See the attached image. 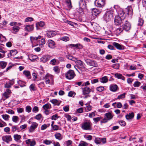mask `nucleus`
Returning a JSON list of instances; mask_svg holds the SVG:
<instances>
[{"mask_svg":"<svg viewBox=\"0 0 146 146\" xmlns=\"http://www.w3.org/2000/svg\"><path fill=\"white\" fill-rule=\"evenodd\" d=\"M117 12L118 15L117 16L120 17L125 19L126 16V13H127V15L130 16H131L133 15V10L132 7L131 6H128L126 8L125 11L123 9L121 8L118 5H115L114 6Z\"/></svg>","mask_w":146,"mask_h":146,"instance_id":"1","label":"nucleus"},{"mask_svg":"<svg viewBox=\"0 0 146 146\" xmlns=\"http://www.w3.org/2000/svg\"><path fill=\"white\" fill-rule=\"evenodd\" d=\"M113 11L112 10H110L106 11L103 16V19L106 22L110 21L113 19Z\"/></svg>","mask_w":146,"mask_h":146,"instance_id":"2","label":"nucleus"},{"mask_svg":"<svg viewBox=\"0 0 146 146\" xmlns=\"http://www.w3.org/2000/svg\"><path fill=\"white\" fill-rule=\"evenodd\" d=\"M75 75L74 71L72 70H69L65 74L66 78L68 80L72 79Z\"/></svg>","mask_w":146,"mask_h":146,"instance_id":"3","label":"nucleus"},{"mask_svg":"<svg viewBox=\"0 0 146 146\" xmlns=\"http://www.w3.org/2000/svg\"><path fill=\"white\" fill-rule=\"evenodd\" d=\"M81 128L85 130H92L91 125L89 122H85L82 124Z\"/></svg>","mask_w":146,"mask_h":146,"instance_id":"4","label":"nucleus"},{"mask_svg":"<svg viewBox=\"0 0 146 146\" xmlns=\"http://www.w3.org/2000/svg\"><path fill=\"white\" fill-rule=\"evenodd\" d=\"M125 19L122 18L119 16H115L114 20V23L116 25H121L122 23L124 22Z\"/></svg>","mask_w":146,"mask_h":146,"instance_id":"5","label":"nucleus"},{"mask_svg":"<svg viewBox=\"0 0 146 146\" xmlns=\"http://www.w3.org/2000/svg\"><path fill=\"white\" fill-rule=\"evenodd\" d=\"M85 62L87 65L93 67H97L98 64L97 62L95 60H91L90 59H86Z\"/></svg>","mask_w":146,"mask_h":146,"instance_id":"6","label":"nucleus"},{"mask_svg":"<svg viewBox=\"0 0 146 146\" xmlns=\"http://www.w3.org/2000/svg\"><path fill=\"white\" fill-rule=\"evenodd\" d=\"M94 4L98 7L103 8L105 4V1L104 0H95Z\"/></svg>","mask_w":146,"mask_h":146,"instance_id":"7","label":"nucleus"},{"mask_svg":"<svg viewBox=\"0 0 146 146\" xmlns=\"http://www.w3.org/2000/svg\"><path fill=\"white\" fill-rule=\"evenodd\" d=\"M124 24L123 25H122L123 29L126 31H129L131 29V25L130 23L127 20H125Z\"/></svg>","mask_w":146,"mask_h":146,"instance_id":"8","label":"nucleus"},{"mask_svg":"<svg viewBox=\"0 0 146 146\" xmlns=\"http://www.w3.org/2000/svg\"><path fill=\"white\" fill-rule=\"evenodd\" d=\"M3 141L8 143L12 141V138L11 136L10 135H4L2 137Z\"/></svg>","mask_w":146,"mask_h":146,"instance_id":"9","label":"nucleus"},{"mask_svg":"<svg viewBox=\"0 0 146 146\" xmlns=\"http://www.w3.org/2000/svg\"><path fill=\"white\" fill-rule=\"evenodd\" d=\"M31 124L29 129V132L31 133L34 132L38 125V124L35 122H32Z\"/></svg>","mask_w":146,"mask_h":146,"instance_id":"10","label":"nucleus"},{"mask_svg":"<svg viewBox=\"0 0 146 146\" xmlns=\"http://www.w3.org/2000/svg\"><path fill=\"white\" fill-rule=\"evenodd\" d=\"M56 34V33L54 31H46L45 35L48 38H50L54 36Z\"/></svg>","mask_w":146,"mask_h":146,"instance_id":"11","label":"nucleus"},{"mask_svg":"<svg viewBox=\"0 0 146 146\" xmlns=\"http://www.w3.org/2000/svg\"><path fill=\"white\" fill-rule=\"evenodd\" d=\"M79 4L80 8L84 9H86V5L85 0H80L79 2Z\"/></svg>","mask_w":146,"mask_h":146,"instance_id":"12","label":"nucleus"},{"mask_svg":"<svg viewBox=\"0 0 146 146\" xmlns=\"http://www.w3.org/2000/svg\"><path fill=\"white\" fill-rule=\"evenodd\" d=\"M81 88L83 90L82 92L84 95L88 94L91 91V90L89 87Z\"/></svg>","mask_w":146,"mask_h":146,"instance_id":"13","label":"nucleus"},{"mask_svg":"<svg viewBox=\"0 0 146 146\" xmlns=\"http://www.w3.org/2000/svg\"><path fill=\"white\" fill-rule=\"evenodd\" d=\"M51 57L50 55L44 56L40 58V61L43 62H45L50 59Z\"/></svg>","mask_w":146,"mask_h":146,"instance_id":"14","label":"nucleus"},{"mask_svg":"<svg viewBox=\"0 0 146 146\" xmlns=\"http://www.w3.org/2000/svg\"><path fill=\"white\" fill-rule=\"evenodd\" d=\"M48 46L52 48H53L55 47V42L51 40H48Z\"/></svg>","mask_w":146,"mask_h":146,"instance_id":"15","label":"nucleus"},{"mask_svg":"<svg viewBox=\"0 0 146 146\" xmlns=\"http://www.w3.org/2000/svg\"><path fill=\"white\" fill-rule=\"evenodd\" d=\"M113 44L118 49L123 50L124 49V47L123 46L117 43L114 42L113 43Z\"/></svg>","mask_w":146,"mask_h":146,"instance_id":"16","label":"nucleus"},{"mask_svg":"<svg viewBox=\"0 0 146 146\" xmlns=\"http://www.w3.org/2000/svg\"><path fill=\"white\" fill-rule=\"evenodd\" d=\"M33 29L34 27L33 25H27L25 26V30L26 31L28 32H30L33 31Z\"/></svg>","mask_w":146,"mask_h":146,"instance_id":"17","label":"nucleus"},{"mask_svg":"<svg viewBox=\"0 0 146 146\" xmlns=\"http://www.w3.org/2000/svg\"><path fill=\"white\" fill-rule=\"evenodd\" d=\"M45 25V23L44 22L40 21V22L37 23H36V27L37 29H39L40 27H43Z\"/></svg>","mask_w":146,"mask_h":146,"instance_id":"18","label":"nucleus"},{"mask_svg":"<svg viewBox=\"0 0 146 146\" xmlns=\"http://www.w3.org/2000/svg\"><path fill=\"white\" fill-rule=\"evenodd\" d=\"M50 102L53 104L54 105H56L58 106H59L61 103V101L55 99H53L51 100L50 101Z\"/></svg>","mask_w":146,"mask_h":146,"instance_id":"19","label":"nucleus"},{"mask_svg":"<svg viewBox=\"0 0 146 146\" xmlns=\"http://www.w3.org/2000/svg\"><path fill=\"white\" fill-rule=\"evenodd\" d=\"M28 58L29 60L31 61H34L38 57L36 55H34L33 54H30L28 56Z\"/></svg>","mask_w":146,"mask_h":146,"instance_id":"20","label":"nucleus"},{"mask_svg":"<svg viewBox=\"0 0 146 146\" xmlns=\"http://www.w3.org/2000/svg\"><path fill=\"white\" fill-rule=\"evenodd\" d=\"M21 135L17 134H15L13 135V137L15 141L19 143L21 142V141L20 140V139L21 138Z\"/></svg>","mask_w":146,"mask_h":146,"instance_id":"21","label":"nucleus"},{"mask_svg":"<svg viewBox=\"0 0 146 146\" xmlns=\"http://www.w3.org/2000/svg\"><path fill=\"white\" fill-rule=\"evenodd\" d=\"M101 12V10H99L96 8H94L92 10V13L95 16L100 14Z\"/></svg>","mask_w":146,"mask_h":146,"instance_id":"22","label":"nucleus"},{"mask_svg":"<svg viewBox=\"0 0 146 146\" xmlns=\"http://www.w3.org/2000/svg\"><path fill=\"white\" fill-rule=\"evenodd\" d=\"M110 90L112 92H115L116 91L118 88L117 85L115 84L111 85L110 86Z\"/></svg>","mask_w":146,"mask_h":146,"instance_id":"23","label":"nucleus"},{"mask_svg":"<svg viewBox=\"0 0 146 146\" xmlns=\"http://www.w3.org/2000/svg\"><path fill=\"white\" fill-rule=\"evenodd\" d=\"M20 27L18 26V24L17 25H15L12 27V32L14 33H16L19 31L20 29Z\"/></svg>","mask_w":146,"mask_h":146,"instance_id":"24","label":"nucleus"},{"mask_svg":"<svg viewBox=\"0 0 146 146\" xmlns=\"http://www.w3.org/2000/svg\"><path fill=\"white\" fill-rule=\"evenodd\" d=\"M115 77L118 79H121L123 80H125V78L120 73H115L114 74Z\"/></svg>","mask_w":146,"mask_h":146,"instance_id":"25","label":"nucleus"},{"mask_svg":"<svg viewBox=\"0 0 146 146\" xmlns=\"http://www.w3.org/2000/svg\"><path fill=\"white\" fill-rule=\"evenodd\" d=\"M134 113L133 112L129 113L125 115L126 118L127 119H132L134 117Z\"/></svg>","mask_w":146,"mask_h":146,"instance_id":"26","label":"nucleus"},{"mask_svg":"<svg viewBox=\"0 0 146 146\" xmlns=\"http://www.w3.org/2000/svg\"><path fill=\"white\" fill-rule=\"evenodd\" d=\"M105 116L108 120H110L113 117V115L110 112H108L105 114Z\"/></svg>","mask_w":146,"mask_h":146,"instance_id":"27","label":"nucleus"},{"mask_svg":"<svg viewBox=\"0 0 146 146\" xmlns=\"http://www.w3.org/2000/svg\"><path fill=\"white\" fill-rule=\"evenodd\" d=\"M108 78L106 76H104L100 79V82L103 83L107 82L108 81Z\"/></svg>","mask_w":146,"mask_h":146,"instance_id":"28","label":"nucleus"},{"mask_svg":"<svg viewBox=\"0 0 146 146\" xmlns=\"http://www.w3.org/2000/svg\"><path fill=\"white\" fill-rule=\"evenodd\" d=\"M41 36H38V37L31 36L30 37V40H31L32 43H33L34 41L37 40L38 39L41 38Z\"/></svg>","mask_w":146,"mask_h":146,"instance_id":"29","label":"nucleus"},{"mask_svg":"<svg viewBox=\"0 0 146 146\" xmlns=\"http://www.w3.org/2000/svg\"><path fill=\"white\" fill-rule=\"evenodd\" d=\"M7 64V62L3 61L0 62V68L2 69L4 68Z\"/></svg>","mask_w":146,"mask_h":146,"instance_id":"30","label":"nucleus"},{"mask_svg":"<svg viewBox=\"0 0 146 146\" xmlns=\"http://www.w3.org/2000/svg\"><path fill=\"white\" fill-rule=\"evenodd\" d=\"M75 67H76L77 69H78L81 72L85 71L86 69V68L84 66H80L78 65H75Z\"/></svg>","mask_w":146,"mask_h":146,"instance_id":"31","label":"nucleus"},{"mask_svg":"<svg viewBox=\"0 0 146 146\" xmlns=\"http://www.w3.org/2000/svg\"><path fill=\"white\" fill-rule=\"evenodd\" d=\"M122 26H121L120 27L117 28L116 30V33L117 34H119L123 30Z\"/></svg>","mask_w":146,"mask_h":146,"instance_id":"32","label":"nucleus"},{"mask_svg":"<svg viewBox=\"0 0 146 146\" xmlns=\"http://www.w3.org/2000/svg\"><path fill=\"white\" fill-rule=\"evenodd\" d=\"M23 74L26 77H28V78L30 79L31 78V75L30 72L28 70L24 71H23Z\"/></svg>","mask_w":146,"mask_h":146,"instance_id":"33","label":"nucleus"},{"mask_svg":"<svg viewBox=\"0 0 146 146\" xmlns=\"http://www.w3.org/2000/svg\"><path fill=\"white\" fill-rule=\"evenodd\" d=\"M17 53V52L16 50H11L10 51V53L8 54V56L9 57V55L12 56H14Z\"/></svg>","mask_w":146,"mask_h":146,"instance_id":"34","label":"nucleus"},{"mask_svg":"<svg viewBox=\"0 0 146 146\" xmlns=\"http://www.w3.org/2000/svg\"><path fill=\"white\" fill-rule=\"evenodd\" d=\"M76 65H79L80 66H84V65L85 64L80 60H78L76 61Z\"/></svg>","mask_w":146,"mask_h":146,"instance_id":"35","label":"nucleus"},{"mask_svg":"<svg viewBox=\"0 0 146 146\" xmlns=\"http://www.w3.org/2000/svg\"><path fill=\"white\" fill-rule=\"evenodd\" d=\"M14 80L12 79L11 81H13V82H9V83H6L5 85V87L7 88H9L11 87V86L14 83Z\"/></svg>","mask_w":146,"mask_h":146,"instance_id":"36","label":"nucleus"},{"mask_svg":"<svg viewBox=\"0 0 146 146\" xmlns=\"http://www.w3.org/2000/svg\"><path fill=\"white\" fill-rule=\"evenodd\" d=\"M17 83L21 87H23L26 86V85L25 84H26V83L23 82L21 80H19L17 82Z\"/></svg>","mask_w":146,"mask_h":146,"instance_id":"37","label":"nucleus"},{"mask_svg":"<svg viewBox=\"0 0 146 146\" xmlns=\"http://www.w3.org/2000/svg\"><path fill=\"white\" fill-rule=\"evenodd\" d=\"M53 70L56 73L58 74L60 72V69L58 66H54L53 67Z\"/></svg>","mask_w":146,"mask_h":146,"instance_id":"38","label":"nucleus"},{"mask_svg":"<svg viewBox=\"0 0 146 146\" xmlns=\"http://www.w3.org/2000/svg\"><path fill=\"white\" fill-rule=\"evenodd\" d=\"M29 88L31 90H32L33 91H35L36 89V88L35 84H31L29 86Z\"/></svg>","mask_w":146,"mask_h":146,"instance_id":"39","label":"nucleus"},{"mask_svg":"<svg viewBox=\"0 0 146 146\" xmlns=\"http://www.w3.org/2000/svg\"><path fill=\"white\" fill-rule=\"evenodd\" d=\"M51 107V105L49 103H47L43 106L42 108H43L46 110L50 108V107Z\"/></svg>","mask_w":146,"mask_h":146,"instance_id":"40","label":"nucleus"},{"mask_svg":"<svg viewBox=\"0 0 146 146\" xmlns=\"http://www.w3.org/2000/svg\"><path fill=\"white\" fill-rule=\"evenodd\" d=\"M144 23V20H143L141 18H139L138 20V25L139 26H142Z\"/></svg>","mask_w":146,"mask_h":146,"instance_id":"41","label":"nucleus"},{"mask_svg":"<svg viewBox=\"0 0 146 146\" xmlns=\"http://www.w3.org/2000/svg\"><path fill=\"white\" fill-rule=\"evenodd\" d=\"M92 106L90 105L86 106L85 108V111L87 112L91 111L92 110Z\"/></svg>","mask_w":146,"mask_h":146,"instance_id":"42","label":"nucleus"},{"mask_svg":"<svg viewBox=\"0 0 146 146\" xmlns=\"http://www.w3.org/2000/svg\"><path fill=\"white\" fill-rule=\"evenodd\" d=\"M61 135L60 133H57L55 134L54 136L55 138L59 140L61 139L62 138H61Z\"/></svg>","mask_w":146,"mask_h":146,"instance_id":"43","label":"nucleus"},{"mask_svg":"<svg viewBox=\"0 0 146 146\" xmlns=\"http://www.w3.org/2000/svg\"><path fill=\"white\" fill-rule=\"evenodd\" d=\"M58 61L55 59L51 60L50 62V64L52 65H56V63Z\"/></svg>","mask_w":146,"mask_h":146,"instance_id":"44","label":"nucleus"},{"mask_svg":"<svg viewBox=\"0 0 146 146\" xmlns=\"http://www.w3.org/2000/svg\"><path fill=\"white\" fill-rule=\"evenodd\" d=\"M19 120V117L16 116H13L12 117V121L15 123H17Z\"/></svg>","mask_w":146,"mask_h":146,"instance_id":"45","label":"nucleus"},{"mask_svg":"<svg viewBox=\"0 0 146 146\" xmlns=\"http://www.w3.org/2000/svg\"><path fill=\"white\" fill-rule=\"evenodd\" d=\"M3 118L5 120H8L9 118V115L7 114H3L2 115Z\"/></svg>","mask_w":146,"mask_h":146,"instance_id":"46","label":"nucleus"},{"mask_svg":"<svg viewBox=\"0 0 146 146\" xmlns=\"http://www.w3.org/2000/svg\"><path fill=\"white\" fill-rule=\"evenodd\" d=\"M19 129V127L17 125H14L12 127V131L14 132L17 130H18Z\"/></svg>","mask_w":146,"mask_h":146,"instance_id":"47","label":"nucleus"},{"mask_svg":"<svg viewBox=\"0 0 146 146\" xmlns=\"http://www.w3.org/2000/svg\"><path fill=\"white\" fill-rule=\"evenodd\" d=\"M101 139L100 138L96 137L94 140V142L97 144H99L100 143Z\"/></svg>","mask_w":146,"mask_h":146,"instance_id":"48","label":"nucleus"},{"mask_svg":"<svg viewBox=\"0 0 146 146\" xmlns=\"http://www.w3.org/2000/svg\"><path fill=\"white\" fill-rule=\"evenodd\" d=\"M59 117L58 116L57 114L56 113L52 116L51 119L52 120H55Z\"/></svg>","mask_w":146,"mask_h":146,"instance_id":"49","label":"nucleus"},{"mask_svg":"<svg viewBox=\"0 0 146 146\" xmlns=\"http://www.w3.org/2000/svg\"><path fill=\"white\" fill-rule=\"evenodd\" d=\"M5 48L2 46H0V52L5 54L7 52V51L5 50Z\"/></svg>","mask_w":146,"mask_h":146,"instance_id":"50","label":"nucleus"},{"mask_svg":"<svg viewBox=\"0 0 146 146\" xmlns=\"http://www.w3.org/2000/svg\"><path fill=\"white\" fill-rule=\"evenodd\" d=\"M75 47L78 49H80L82 48L83 46L80 44H75Z\"/></svg>","mask_w":146,"mask_h":146,"instance_id":"51","label":"nucleus"},{"mask_svg":"<svg viewBox=\"0 0 146 146\" xmlns=\"http://www.w3.org/2000/svg\"><path fill=\"white\" fill-rule=\"evenodd\" d=\"M104 87L102 86L98 87L96 88L97 90L100 92H102L104 90Z\"/></svg>","mask_w":146,"mask_h":146,"instance_id":"52","label":"nucleus"},{"mask_svg":"<svg viewBox=\"0 0 146 146\" xmlns=\"http://www.w3.org/2000/svg\"><path fill=\"white\" fill-rule=\"evenodd\" d=\"M141 84V83L138 81L135 82L133 84V86L134 87H139Z\"/></svg>","mask_w":146,"mask_h":146,"instance_id":"53","label":"nucleus"},{"mask_svg":"<svg viewBox=\"0 0 146 146\" xmlns=\"http://www.w3.org/2000/svg\"><path fill=\"white\" fill-rule=\"evenodd\" d=\"M50 125V124H44L42 125L41 127V129L42 130H44L46 129Z\"/></svg>","mask_w":146,"mask_h":146,"instance_id":"54","label":"nucleus"},{"mask_svg":"<svg viewBox=\"0 0 146 146\" xmlns=\"http://www.w3.org/2000/svg\"><path fill=\"white\" fill-rule=\"evenodd\" d=\"M125 93H123L122 94H121L120 95L118 96L117 97V99H121L123 98H124L125 97Z\"/></svg>","mask_w":146,"mask_h":146,"instance_id":"55","label":"nucleus"},{"mask_svg":"<svg viewBox=\"0 0 146 146\" xmlns=\"http://www.w3.org/2000/svg\"><path fill=\"white\" fill-rule=\"evenodd\" d=\"M31 110V108L30 106H27L26 108V111L28 112H30Z\"/></svg>","mask_w":146,"mask_h":146,"instance_id":"56","label":"nucleus"},{"mask_svg":"<svg viewBox=\"0 0 146 146\" xmlns=\"http://www.w3.org/2000/svg\"><path fill=\"white\" fill-rule=\"evenodd\" d=\"M43 143L46 145H50L52 143V142L50 140L46 139L43 141Z\"/></svg>","mask_w":146,"mask_h":146,"instance_id":"57","label":"nucleus"},{"mask_svg":"<svg viewBox=\"0 0 146 146\" xmlns=\"http://www.w3.org/2000/svg\"><path fill=\"white\" fill-rule=\"evenodd\" d=\"M32 111L33 112L36 113L38 111V108L36 106L34 107L33 108Z\"/></svg>","mask_w":146,"mask_h":146,"instance_id":"58","label":"nucleus"},{"mask_svg":"<svg viewBox=\"0 0 146 146\" xmlns=\"http://www.w3.org/2000/svg\"><path fill=\"white\" fill-rule=\"evenodd\" d=\"M33 18L31 17H28L25 20L26 22H28L29 21H33Z\"/></svg>","mask_w":146,"mask_h":146,"instance_id":"59","label":"nucleus"},{"mask_svg":"<svg viewBox=\"0 0 146 146\" xmlns=\"http://www.w3.org/2000/svg\"><path fill=\"white\" fill-rule=\"evenodd\" d=\"M101 119V117H97L93 118V120L95 122L97 123L99 121H100Z\"/></svg>","mask_w":146,"mask_h":146,"instance_id":"60","label":"nucleus"},{"mask_svg":"<svg viewBox=\"0 0 146 146\" xmlns=\"http://www.w3.org/2000/svg\"><path fill=\"white\" fill-rule=\"evenodd\" d=\"M67 146H70L72 143V141L70 140H68L65 142Z\"/></svg>","mask_w":146,"mask_h":146,"instance_id":"61","label":"nucleus"},{"mask_svg":"<svg viewBox=\"0 0 146 146\" xmlns=\"http://www.w3.org/2000/svg\"><path fill=\"white\" fill-rule=\"evenodd\" d=\"M61 39L65 41H67L69 40V38L68 36H65L62 37Z\"/></svg>","mask_w":146,"mask_h":146,"instance_id":"62","label":"nucleus"},{"mask_svg":"<svg viewBox=\"0 0 146 146\" xmlns=\"http://www.w3.org/2000/svg\"><path fill=\"white\" fill-rule=\"evenodd\" d=\"M84 10V9H82L81 8H80V7L78 8H77L76 9L77 11L80 14L81 13L83 12Z\"/></svg>","mask_w":146,"mask_h":146,"instance_id":"63","label":"nucleus"},{"mask_svg":"<svg viewBox=\"0 0 146 146\" xmlns=\"http://www.w3.org/2000/svg\"><path fill=\"white\" fill-rule=\"evenodd\" d=\"M83 142L82 143H80L79 145V146H87L88 144L86 142L82 141Z\"/></svg>","mask_w":146,"mask_h":146,"instance_id":"64","label":"nucleus"}]
</instances>
